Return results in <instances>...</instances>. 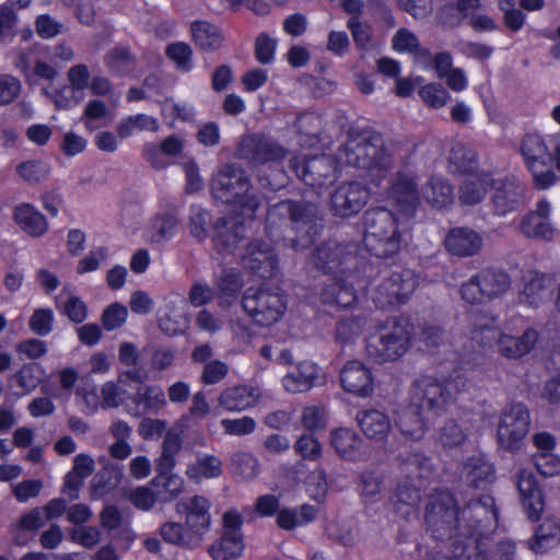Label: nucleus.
Here are the masks:
<instances>
[{"mask_svg":"<svg viewBox=\"0 0 560 560\" xmlns=\"http://www.w3.org/2000/svg\"><path fill=\"white\" fill-rule=\"evenodd\" d=\"M179 219L175 207L170 206L152 215L143 229V240L150 244H164L177 234Z\"/></svg>","mask_w":560,"mask_h":560,"instance_id":"18","label":"nucleus"},{"mask_svg":"<svg viewBox=\"0 0 560 560\" xmlns=\"http://www.w3.org/2000/svg\"><path fill=\"white\" fill-rule=\"evenodd\" d=\"M234 474L243 479H253L258 474V459L248 452H237L232 457Z\"/></svg>","mask_w":560,"mask_h":560,"instance_id":"59","label":"nucleus"},{"mask_svg":"<svg viewBox=\"0 0 560 560\" xmlns=\"http://www.w3.org/2000/svg\"><path fill=\"white\" fill-rule=\"evenodd\" d=\"M419 96L432 108H441L451 100L450 93L440 83H428L420 88Z\"/></svg>","mask_w":560,"mask_h":560,"instance_id":"57","label":"nucleus"},{"mask_svg":"<svg viewBox=\"0 0 560 560\" xmlns=\"http://www.w3.org/2000/svg\"><path fill=\"white\" fill-rule=\"evenodd\" d=\"M148 352H119V361L122 365L128 368L120 375V381L124 377L141 383L148 377L149 360L144 358Z\"/></svg>","mask_w":560,"mask_h":560,"instance_id":"47","label":"nucleus"},{"mask_svg":"<svg viewBox=\"0 0 560 560\" xmlns=\"http://www.w3.org/2000/svg\"><path fill=\"white\" fill-rule=\"evenodd\" d=\"M417 283L413 271L395 272L380 285L375 300L382 307L404 303L413 293Z\"/></svg>","mask_w":560,"mask_h":560,"instance_id":"17","label":"nucleus"},{"mask_svg":"<svg viewBox=\"0 0 560 560\" xmlns=\"http://www.w3.org/2000/svg\"><path fill=\"white\" fill-rule=\"evenodd\" d=\"M533 464L544 477H552L560 472V457L550 453H534Z\"/></svg>","mask_w":560,"mask_h":560,"instance_id":"64","label":"nucleus"},{"mask_svg":"<svg viewBox=\"0 0 560 560\" xmlns=\"http://www.w3.org/2000/svg\"><path fill=\"white\" fill-rule=\"evenodd\" d=\"M240 257L245 268L257 272L262 278L271 277L277 267L273 248L262 241L248 244Z\"/></svg>","mask_w":560,"mask_h":560,"instance_id":"21","label":"nucleus"},{"mask_svg":"<svg viewBox=\"0 0 560 560\" xmlns=\"http://www.w3.org/2000/svg\"><path fill=\"white\" fill-rule=\"evenodd\" d=\"M166 56L176 65L179 71L188 72L192 69V49L184 43L178 42L167 46Z\"/></svg>","mask_w":560,"mask_h":560,"instance_id":"58","label":"nucleus"},{"mask_svg":"<svg viewBox=\"0 0 560 560\" xmlns=\"http://www.w3.org/2000/svg\"><path fill=\"white\" fill-rule=\"evenodd\" d=\"M317 509L311 504H302L299 509L282 508L277 514V525L284 530H292L306 525L316 517Z\"/></svg>","mask_w":560,"mask_h":560,"instance_id":"41","label":"nucleus"},{"mask_svg":"<svg viewBox=\"0 0 560 560\" xmlns=\"http://www.w3.org/2000/svg\"><path fill=\"white\" fill-rule=\"evenodd\" d=\"M185 148V139L178 135L166 137L161 143H147L143 148V156L155 168H164L167 163L163 155L178 156Z\"/></svg>","mask_w":560,"mask_h":560,"instance_id":"31","label":"nucleus"},{"mask_svg":"<svg viewBox=\"0 0 560 560\" xmlns=\"http://www.w3.org/2000/svg\"><path fill=\"white\" fill-rule=\"evenodd\" d=\"M499 511L494 499L483 494L464 512L459 533L451 544L455 560H515V542H494L492 533L498 526Z\"/></svg>","mask_w":560,"mask_h":560,"instance_id":"2","label":"nucleus"},{"mask_svg":"<svg viewBox=\"0 0 560 560\" xmlns=\"http://www.w3.org/2000/svg\"><path fill=\"white\" fill-rule=\"evenodd\" d=\"M493 210L498 215L515 211L523 203L524 186L514 178L497 179L493 182Z\"/></svg>","mask_w":560,"mask_h":560,"instance_id":"22","label":"nucleus"},{"mask_svg":"<svg viewBox=\"0 0 560 560\" xmlns=\"http://www.w3.org/2000/svg\"><path fill=\"white\" fill-rule=\"evenodd\" d=\"M243 282L237 272L225 270L217 281L218 298L222 307H228L236 299Z\"/></svg>","mask_w":560,"mask_h":560,"instance_id":"53","label":"nucleus"},{"mask_svg":"<svg viewBox=\"0 0 560 560\" xmlns=\"http://www.w3.org/2000/svg\"><path fill=\"white\" fill-rule=\"evenodd\" d=\"M155 488L158 500L161 503H168L175 500L184 489V480L178 475L155 476L151 480Z\"/></svg>","mask_w":560,"mask_h":560,"instance_id":"51","label":"nucleus"},{"mask_svg":"<svg viewBox=\"0 0 560 560\" xmlns=\"http://www.w3.org/2000/svg\"><path fill=\"white\" fill-rule=\"evenodd\" d=\"M560 544V524L546 518L527 540L528 548L535 553H545Z\"/></svg>","mask_w":560,"mask_h":560,"instance_id":"38","label":"nucleus"},{"mask_svg":"<svg viewBox=\"0 0 560 560\" xmlns=\"http://www.w3.org/2000/svg\"><path fill=\"white\" fill-rule=\"evenodd\" d=\"M447 250L456 256H472L482 246L481 236L468 228H455L450 231L445 238Z\"/></svg>","mask_w":560,"mask_h":560,"instance_id":"29","label":"nucleus"},{"mask_svg":"<svg viewBox=\"0 0 560 560\" xmlns=\"http://www.w3.org/2000/svg\"><path fill=\"white\" fill-rule=\"evenodd\" d=\"M243 535L223 533L208 549L213 560H233L244 550Z\"/></svg>","mask_w":560,"mask_h":560,"instance_id":"43","label":"nucleus"},{"mask_svg":"<svg viewBox=\"0 0 560 560\" xmlns=\"http://www.w3.org/2000/svg\"><path fill=\"white\" fill-rule=\"evenodd\" d=\"M189 313L186 300L176 293L164 299L158 312V324L161 331L168 336L183 335L189 328Z\"/></svg>","mask_w":560,"mask_h":560,"instance_id":"12","label":"nucleus"},{"mask_svg":"<svg viewBox=\"0 0 560 560\" xmlns=\"http://www.w3.org/2000/svg\"><path fill=\"white\" fill-rule=\"evenodd\" d=\"M516 487L523 510L532 521H538L545 509V497L535 474L521 469L516 476Z\"/></svg>","mask_w":560,"mask_h":560,"instance_id":"16","label":"nucleus"},{"mask_svg":"<svg viewBox=\"0 0 560 560\" xmlns=\"http://www.w3.org/2000/svg\"><path fill=\"white\" fill-rule=\"evenodd\" d=\"M330 443L335 451L346 460H358L362 457V438L353 430L339 428L330 433Z\"/></svg>","mask_w":560,"mask_h":560,"instance_id":"34","label":"nucleus"},{"mask_svg":"<svg viewBox=\"0 0 560 560\" xmlns=\"http://www.w3.org/2000/svg\"><path fill=\"white\" fill-rule=\"evenodd\" d=\"M195 114L194 105L188 102H177L174 98H165L161 102V115L171 125L176 120L191 121Z\"/></svg>","mask_w":560,"mask_h":560,"instance_id":"55","label":"nucleus"},{"mask_svg":"<svg viewBox=\"0 0 560 560\" xmlns=\"http://www.w3.org/2000/svg\"><path fill=\"white\" fill-rule=\"evenodd\" d=\"M214 238L215 247L219 252L234 253L236 245L242 238L243 222L238 225L234 220L221 219L217 226Z\"/></svg>","mask_w":560,"mask_h":560,"instance_id":"45","label":"nucleus"},{"mask_svg":"<svg viewBox=\"0 0 560 560\" xmlns=\"http://www.w3.org/2000/svg\"><path fill=\"white\" fill-rule=\"evenodd\" d=\"M345 247L336 242H327L316 249L313 262L316 268L330 270L343 259Z\"/></svg>","mask_w":560,"mask_h":560,"instance_id":"54","label":"nucleus"},{"mask_svg":"<svg viewBox=\"0 0 560 560\" xmlns=\"http://www.w3.org/2000/svg\"><path fill=\"white\" fill-rule=\"evenodd\" d=\"M288 150L271 138L252 135L242 139L238 155L255 164L277 162L284 159Z\"/></svg>","mask_w":560,"mask_h":560,"instance_id":"14","label":"nucleus"},{"mask_svg":"<svg viewBox=\"0 0 560 560\" xmlns=\"http://www.w3.org/2000/svg\"><path fill=\"white\" fill-rule=\"evenodd\" d=\"M355 420L363 434L377 442L384 441L392 430L388 416L376 409L358 411Z\"/></svg>","mask_w":560,"mask_h":560,"instance_id":"32","label":"nucleus"},{"mask_svg":"<svg viewBox=\"0 0 560 560\" xmlns=\"http://www.w3.org/2000/svg\"><path fill=\"white\" fill-rule=\"evenodd\" d=\"M478 277L487 300L504 294L511 285L509 275L501 270H482L478 273Z\"/></svg>","mask_w":560,"mask_h":560,"instance_id":"49","label":"nucleus"},{"mask_svg":"<svg viewBox=\"0 0 560 560\" xmlns=\"http://www.w3.org/2000/svg\"><path fill=\"white\" fill-rule=\"evenodd\" d=\"M552 279L542 272L528 270L522 277L520 302L528 306H539L549 295Z\"/></svg>","mask_w":560,"mask_h":560,"instance_id":"24","label":"nucleus"},{"mask_svg":"<svg viewBox=\"0 0 560 560\" xmlns=\"http://www.w3.org/2000/svg\"><path fill=\"white\" fill-rule=\"evenodd\" d=\"M109 252L106 247L101 246L90 250L77 265V272L84 275L96 271L100 266L107 260Z\"/></svg>","mask_w":560,"mask_h":560,"instance_id":"62","label":"nucleus"},{"mask_svg":"<svg viewBox=\"0 0 560 560\" xmlns=\"http://www.w3.org/2000/svg\"><path fill=\"white\" fill-rule=\"evenodd\" d=\"M51 172L48 162L40 159H28L20 162L15 166V173L25 183L30 185L40 184L46 180Z\"/></svg>","mask_w":560,"mask_h":560,"instance_id":"50","label":"nucleus"},{"mask_svg":"<svg viewBox=\"0 0 560 560\" xmlns=\"http://www.w3.org/2000/svg\"><path fill=\"white\" fill-rule=\"evenodd\" d=\"M13 219L27 235L40 237L48 231L45 215L31 203H20L14 208Z\"/></svg>","mask_w":560,"mask_h":560,"instance_id":"33","label":"nucleus"},{"mask_svg":"<svg viewBox=\"0 0 560 560\" xmlns=\"http://www.w3.org/2000/svg\"><path fill=\"white\" fill-rule=\"evenodd\" d=\"M400 472L408 481L419 483L433 474L431 459L420 452H405L397 456Z\"/></svg>","mask_w":560,"mask_h":560,"instance_id":"30","label":"nucleus"},{"mask_svg":"<svg viewBox=\"0 0 560 560\" xmlns=\"http://www.w3.org/2000/svg\"><path fill=\"white\" fill-rule=\"evenodd\" d=\"M160 535L166 544L180 547L183 549H196L200 546L198 540L186 525L177 522H165L160 527Z\"/></svg>","mask_w":560,"mask_h":560,"instance_id":"42","label":"nucleus"},{"mask_svg":"<svg viewBox=\"0 0 560 560\" xmlns=\"http://www.w3.org/2000/svg\"><path fill=\"white\" fill-rule=\"evenodd\" d=\"M370 195L371 191L360 183H345L331 196V206L338 215L350 217L365 206Z\"/></svg>","mask_w":560,"mask_h":560,"instance_id":"19","label":"nucleus"},{"mask_svg":"<svg viewBox=\"0 0 560 560\" xmlns=\"http://www.w3.org/2000/svg\"><path fill=\"white\" fill-rule=\"evenodd\" d=\"M336 159L340 165H351L364 172V177L381 188L383 182L388 185L382 195L396 206L404 214H413L419 203L416 173L402 167L387 180L393 165V158L382 136L372 130H362L349 135L345 144L337 151Z\"/></svg>","mask_w":560,"mask_h":560,"instance_id":"1","label":"nucleus"},{"mask_svg":"<svg viewBox=\"0 0 560 560\" xmlns=\"http://www.w3.org/2000/svg\"><path fill=\"white\" fill-rule=\"evenodd\" d=\"M248 178L243 170L229 164L220 168L213 176L211 189L217 199L226 203H238L244 219H253L258 208V200L248 196Z\"/></svg>","mask_w":560,"mask_h":560,"instance_id":"9","label":"nucleus"},{"mask_svg":"<svg viewBox=\"0 0 560 560\" xmlns=\"http://www.w3.org/2000/svg\"><path fill=\"white\" fill-rule=\"evenodd\" d=\"M361 495L370 501H376L383 489L382 475L374 469H365L359 476Z\"/></svg>","mask_w":560,"mask_h":560,"instance_id":"56","label":"nucleus"},{"mask_svg":"<svg viewBox=\"0 0 560 560\" xmlns=\"http://www.w3.org/2000/svg\"><path fill=\"white\" fill-rule=\"evenodd\" d=\"M296 454L307 460L315 462L322 455V446L318 440L311 434H302L294 443Z\"/></svg>","mask_w":560,"mask_h":560,"instance_id":"63","label":"nucleus"},{"mask_svg":"<svg viewBox=\"0 0 560 560\" xmlns=\"http://www.w3.org/2000/svg\"><path fill=\"white\" fill-rule=\"evenodd\" d=\"M448 167L451 172L471 174L477 162L476 153L464 143H454L447 154Z\"/></svg>","mask_w":560,"mask_h":560,"instance_id":"48","label":"nucleus"},{"mask_svg":"<svg viewBox=\"0 0 560 560\" xmlns=\"http://www.w3.org/2000/svg\"><path fill=\"white\" fill-rule=\"evenodd\" d=\"M55 315L51 308H36L28 320L33 332L46 336L52 330Z\"/></svg>","mask_w":560,"mask_h":560,"instance_id":"61","label":"nucleus"},{"mask_svg":"<svg viewBox=\"0 0 560 560\" xmlns=\"http://www.w3.org/2000/svg\"><path fill=\"white\" fill-rule=\"evenodd\" d=\"M121 470L117 465H106L97 471L91 481V498L100 499L114 490L121 480Z\"/></svg>","mask_w":560,"mask_h":560,"instance_id":"44","label":"nucleus"},{"mask_svg":"<svg viewBox=\"0 0 560 560\" xmlns=\"http://www.w3.org/2000/svg\"><path fill=\"white\" fill-rule=\"evenodd\" d=\"M342 388L361 397H369L373 394L374 385L372 373L362 362L349 361L340 372Z\"/></svg>","mask_w":560,"mask_h":560,"instance_id":"23","label":"nucleus"},{"mask_svg":"<svg viewBox=\"0 0 560 560\" xmlns=\"http://www.w3.org/2000/svg\"><path fill=\"white\" fill-rule=\"evenodd\" d=\"M532 424L530 411L523 402L504 406L497 423L499 448L510 454L518 453L525 443Z\"/></svg>","mask_w":560,"mask_h":560,"instance_id":"10","label":"nucleus"},{"mask_svg":"<svg viewBox=\"0 0 560 560\" xmlns=\"http://www.w3.org/2000/svg\"><path fill=\"white\" fill-rule=\"evenodd\" d=\"M133 406H128L129 412L136 417L159 410L165 405L164 392L159 386L138 387L130 398Z\"/></svg>","mask_w":560,"mask_h":560,"instance_id":"35","label":"nucleus"},{"mask_svg":"<svg viewBox=\"0 0 560 560\" xmlns=\"http://www.w3.org/2000/svg\"><path fill=\"white\" fill-rule=\"evenodd\" d=\"M460 479L469 488L485 490L495 480V467L483 454L469 456L462 464Z\"/></svg>","mask_w":560,"mask_h":560,"instance_id":"20","label":"nucleus"},{"mask_svg":"<svg viewBox=\"0 0 560 560\" xmlns=\"http://www.w3.org/2000/svg\"><path fill=\"white\" fill-rule=\"evenodd\" d=\"M494 179L487 172L468 174L458 189V199L463 205L474 206L481 202Z\"/></svg>","mask_w":560,"mask_h":560,"instance_id":"28","label":"nucleus"},{"mask_svg":"<svg viewBox=\"0 0 560 560\" xmlns=\"http://www.w3.org/2000/svg\"><path fill=\"white\" fill-rule=\"evenodd\" d=\"M420 501V486L408 480L398 482L390 494L394 512L402 518L417 515Z\"/></svg>","mask_w":560,"mask_h":560,"instance_id":"27","label":"nucleus"},{"mask_svg":"<svg viewBox=\"0 0 560 560\" xmlns=\"http://www.w3.org/2000/svg\"><path fill=\"white\" fill-rule=\"evenodd\" d=\"M318 366L312 361H300L296 372H292L283 378L284 386L290 392L303 393L316 384Z\"/></svg>","mask_w":560,"mask_h":560,"instance_id":"40","label":"nucleus"},{"mask_svg":"<svg viewBox=\"0 0 560 560\" xmlns=\"http://www.w3.org/2000/svg\"><path fill=\"white\" fill-rule=\"evenodd\" d=\"M278 42L267 33H260L255 40V57L262 65L275 60Z\"/></svg>","mask_w":560,"mask_h":560,"instance_id":"60","label":"nucleus"},{"mask_svg":"<svg viewBox=\"0 0 560 560\" xmlns=\"http://www.w3.org/2000/svg\"><path fill=\"white\" fill-rule=\"evenodd\" d=\"M210 501L202 495L182 499L176 503L177 513L186 514L185 525L201 545L211 526Z\"/></svg>","mask_w":560,"mask_h":560,"instance_id":"13","label":"nucleus"},{"mask_svg":"<svg viewBox=\"0 0 560 560\" xmlns=\"http://www.w3.org/2000/svg\"><path fill=\"white\" fill-rule=\"evenodd\" d=\"M558 135L542 137L527 135L521 143V154L525 165L533 175L534 184L539 189L553 186L558 179L552 170V150L557 144Z\"/></svg>","mask_w":560,"mask_h":560,"instance_id":"7","label":"nucleus"},{"mask_svg":"<svg viewBox=\"0 0 560 560\" xmlns=\"http://www.w3.org/2000/svg\"><path fill=\"white\" fill-rule=\"evenodd\" d=\"M476 499L469 500L462 509H458L451 493H440L432 497L425 509L427 529L435 540H451L459 533L463 523V512Z\"/></svg>","mask_w":560,"mask_h":560,"instance_id":"8","label":"nucleus"},{"mask_svg":"<svg viewBox=\"0 0 560 560\" xmlns=\"http://www.w3.org/2000/svg\"><path fill=\"white\" fill-rule=\"evenodd\" d=\"M428 419L423 413L410 406L409 410L404 411L397 421V427L401 435L407 439L418 441L424 434V420Z\"/></svg>","mask_w":560,"mask_h":560,"instance_id":"52","label":"nucleus"},{"mask_svg":"<svg viewBox=\"0 0 560 560\" xmlns=\"http://www.w3.org/2000/svg\"><path fill=\"white\" fill-rule=\"evenodd\" d=\"M470 339L475 347L499 350H540L560 348V329L555 325L545 327L540 332L527 329L520 337L503 335L498 330L497 317L485 312L470 314Z\"/></svg>","mask_w":560,"mask_h":560,"instance_id":"3","label":"nucleus"},{"mask_svg":"<svg viewBox=\"0 0 560 560\" xmlns=\"http://www.w3.org/2000/svg\"><path fill=\"white\" fill-rule=\"evenodd\" d=\"M291 168L306 185L319 190L327 188L335 180V166L327 156H314L299 164L298 159L291 161Z\"/></svg>","mask_w":560,"mask_h":560,"instance_id":"15","label":"nucleus"},{"mask_svg":"<svg viewBox=\"0 0 560 560\" xmlns=\"http://www.w3.org/2000/svg\"><path fill=\"white\" fill-rule=\"evenodd\" d=\"M318 211L313 203H296L290 200L273 205L267 214V229H271L278 222L281 224H291L292 229L301 235L292 241V246L296 249L305 248L313 243V237L317 233Z\"/></svg>","mask_w":560,"mask_h":560,"instance_id":"6","label":"nucleus"},{"mask_svg":"<svg viewBox=\"0 0 560 560\" xmlns=\"http://www.w3.org/2000/svg\"><path fill=\"white\" fill-rule=\"evenodd\" d=\"M243 308L255 323L270 326L284 315L287 300L278 289L248 288L243 296Z\"/></svg>","mask_w":560,"mask_h":560,"instance_id":"11","label":"nucleus"},{"mask_svg":"<svg viewBox=\"0 0 560 560\" xmlns=\"http://www.w3.org/2000/svg\"><path fill=\"white\" fill-rule=\"evenodd\" d=\"M410 326L407 319L393 318L380 330L381 345L386 349L399 350L409 346Z\"/></svg>","mask_w":560,"mask_h":560,"instance_id":"39","label":"nucleus"},{"mask_svg":"<svg viewBox=\"0 0 560 560\" xmlns=\"http://www.w3.org/2000/svg\"><path fill=\"white\" fill-rule=\"evenodd\" d=\"M551 205L546 199L538 201L536 210L523 217L520 229L521 232L533 238L549 240L553 235V229L550 223Z\"/></svg>","mask_w":560,"mask_h":560,"instance_id":"25","label":"nucleus"},{"mask_svg":"<svg viewBox=\"0 0 560 560\" xmlns=\"http://www.w3.org/2000/svg\"><path fill=\"white\" fill-rule=\"evenodd\" d=\"M483 359V352H464L460 361L467 366L456 365L453 371L442 376L440 381L433 376L417 378L411 388V407L423 413L427 418L443 412L453 400L454 392H462L466 388L467 377L464 374L471 369L470 361Z\"/></svg>","mask_w":560,"mask_h":560,"instance_id":"4","label":"nucleus"},{"mask_svg":"<svg viewBox=\"0 0 560 560\" xmlns=\"http://www.w3.org/2000/svg\"><path fill=\"white\" fill-rule=\"evenodd\" d=\"M160 128L159 120L147 114L130 115L122 118L117 125V133L120 139H127L136 132H156Z\"/></svg>","mask_w":560,"mask_h":560,"instance_id":"46","label":"nucleus"},{"mask_svg":"<svg viewBox=\"0 0 560 560\" xmlns=\"http://www.w3.org/2000/svg\"><path fill=\"white\" fill-rule=\"evenodd\" d=\"M423 199L433 208L443 209L452 205L454 189L443 176L432 175L421 190Z\"/></svg>","mask_w":560,"mask_h":560,"instance_id":"36","label":"nucleus"},{"mask_svg":"<svg viewBox=\"0 0 560 560\" xmlns=\"http://www.w3.org/2000/svg\"><path fill=\"white\" fill-rule=\"evenodd\" d=\"M363 242L376 257H388L400 248L402 223L392 211L378 207L369 209L363 215Z\"/></svg>","mask_w":560,"mask_h":560,"instance_id":"5","label":"nucleus"},{"mask_svg":"<svg viewBox=\"0 0 560 560\" xmlns=\"http://www.w3.org/2000/svg\"><path fill=\"white\" fill-rule=\"evenodd\" d=\"M260 390L250 385H236L221 392L219 406L230 412H241L256 405Z\"/></svg>","mask_w":560,"mask_h":560,"instance_id":"26","label":"nucleus"},{"mask_svg":"<svg viewBox=\"0 0 560 560\" xmlns=\"http://www.w3.org/2000/svg\"><path fill=\"white\" fill-rule=\"evenodd\" d=\"M191 39L197 48L202 51H215L223 42L222 31L208 21H195L190 24Z\"/></svg>","mask_w":560,"mask_h":560,"instance_id":"37","label":"nucleus"}]
</instances>
